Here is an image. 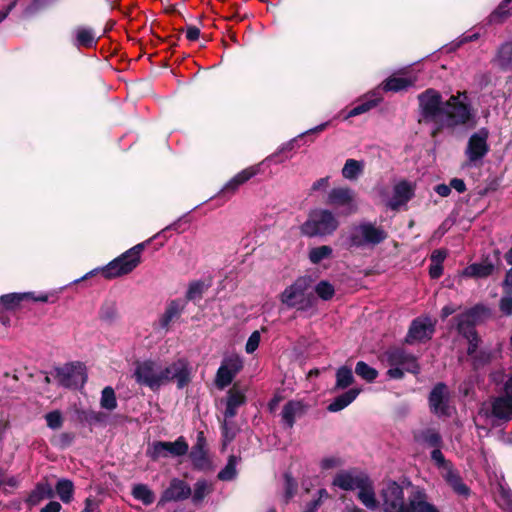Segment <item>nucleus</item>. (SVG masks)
Segmentation results:
<instances>
[{
	"label": "nucleus",
	"mask_w": 512,
	"mask_h": 512,
	"mask_svg": "<svg viewBox=\"0 0 512 512\" xmlns=\"http://www.w3.org/2000/svg\"><path fill=\"white\" fill-rule=\"evenodd\" d=\"M418 100L424 121L434 126L433 135L444 128L473 127L476 124V112L466 92H458L443 102L438 91L427 89L418 96Z\"/></svg>",
	"instance_id": "1"
},
{
	"label": "nucleus",
	"mask_w": 512,
	"mask_h": 512,
	"mask_svg": "<svg viewBox=\"0 0 512 512\" xmlns=\"http://www.w3.org/2000/svg\"><path fill=\"white\" fill-rule=\"evenodd\" d=\"M381 507L383 512H439L427 501V495L422 490H415L405 500L403 486L389 480L380 490Z\"/></svg>",
	"instance_id": "2"
},
{
	"label": "nucleus",
	"mask_w": 512,
	"mask_h": 512,
	"mask_svg": "<svg viewBox=\"0 0 512 512\" xmlns=\"http://www.w3.org/2000/svg\"><path fill=\"white\" fill-rule=\"evenodd\" d=\"M178 223L175 222L164 229H162L160 232L155 234L151 239L136 244L117 258L110 261L107 265H105L102 268L94 269L87 274H85L80 279H76L74 282L78 283L84 279H87L89 276L94 275L98 271H101L103 276L106 279H113L117 277H121L123 275H127L131 273L141 262V253L143 252L145 246L147 243H149L152 239L163 237L164 239L167 238L166 232L171 229H176Z\"/></svg>",
	"instance_id": "3"
},
{
	"label": "nucleus",
	"mask_w": 512,
	"mask_h": 512,
	"mask_svg": "<svg viewBox=\"0 0 512 512\" xmlns=\"http://www.w3.org/2000/svg\"><path fill=\"white\" fill-rule=\"evenodd\" d=\"M486 313L484 306L477 305L458 317L457 329L469 342L468 355L471 356L476 365H483L490 360V353L480 352L477 354L480 339L474 329V322Z\"/></svg>",
	"instance_id": "4"
},
{
	"label": "nucleus",
	"mask_w": 512,
	"mask_h": 512,
	"mask_svg": "<svg viewBox=\"0 0 512 512\" xmlns=\"http://www.w3.org/2000/svg\"><path fill=\"white\" fill-rule=\"evenodd\" d=\"M339 227L336 215L323 208L312 210L307 220L301 225L300 231L307 237H325L332 235Z\"/></svg>",
	"instance_id": "5"
},
{
	"label": "nucleus",
	"mask_w": 512,
	"mask_h": 512,
	"mask_svg": "<svg viewBox=\"0 0 512 512\" xmlns=\"http://www.w3.org/2000/svg\"><path fill=\"white\" fill-rule=\"evenodd\" d=\"M382 361L389 366L387 375L391 379H402L404 373L418 374L420 366L417 357L403 348H390L382 357Z\"/></svg>",
	"instance_id": "6"
},
{
	"label": "nucleus",
	"mask_w": 512,
	"mask_h": 512,
	"mask_svg": "<svg viewBox=\"0 0 512 512\" xmlns=\"http://www.w3.org/2000/svg\"><path fill=\"white\" fill-rule=\"evenodd\" d=\"M387 238V232L380 226L364 221L354 226L348 238L349 245L356 248L374 247Z\"/></svg>",
	"instance_id": "7"
},
{
	"label": "nucleus",
	"mask_w": 512,
	"mask_h": 512,
	"mask_svg": "<svg viewBox=\"0 0 512 512\" xmlns=\"http://www.w3.org/2000/svg\"><path fill=\"white\" fill-rule=\"evenodd\" d=\"M134 377L138 384L147 386L153 391L167 384L163 366L156 360H144L136 363Z\"/></svg>",
	"instance_id": "8"
},
{
	"label": "nucleus",
	"mask_w": 512,
	"mask_h": 512,
	"mask_svg": "<svg viewBox=\"0 0 512 512\" xmlns=\"http://www.w3.org/2000/svg\"><path fill=\"white\" fill-rule=\"evenodd\" d=\"M308 287L309 280L305 277H299L281 293L280 301L288 308L305 310L308 307L305 300Z\"/></svg>",
	"instance_id": "9"
},
{
	"label": "nucleus",
	"mask_w": 512,
	"mask_h": 512,
	"mask_svg": "<svg viewBox=\"0 0 512 512\" xmlns=\"http://www.w3.org/2000/svg\"><path fill=\"white\" fill-rule=\"evenodd\" d=\"M326 203L335 208H340L342 215H351L356 213L358 205L354 190L348 187H336L327 194Z\"/></svg>",
	"instance_id": "10"
},
{
	"label": "nucleus",
	"mask_w": 512,
	"mask_h": 512,
	"mask_svg": "<svg viewBox=\"0 0 512 512\" xmlns=\"http://www.w3.org/2000/svg\"><path fill=\"white\" fill-rule=\"evenodd\" d=\"M189 450L185 438L180 436L174 442L156 441L147 450V455L152 460L166 458L168 456L180 457L187 454Z\"/></svg>",
	"instance_id": "11"
},
{
	"label": "nucleus",
	"mask_w": 512,
	"mask_h": 512,
	"mask_svg": "<svg viewBox=\"0 0 512 512\" xmlns=\"http://www.w3.org/2000/svg\"><path fill=\"white\" fill-rule=\"evenodd\" d=\"M56 377L59 383L67 388H79L87 379L85 366L79 362L67 363L56 369Z\"/></svg>",
	"instance_id": "12"
},
{
	"label": "nucleus",
	"mask_w": 512,
	"mask_h": 512,
	"mask_svg": "<svg viewBox=\"0 0 512 512\" xmlns=\"http://www.w3.org/2000/svg\"><path fill=\"white\" fill-rule=\"evenodd\" d=\"M243 368V361L238 355H230L222 360L215 377V385L219 389L229 386L235 376Z\"/></svg>",
	"instance_id": "13"
},
{
	"label": "nucleus",
	"mask_w": 512,
	"mask_h": 512,
	"mask_svg": "<svg viewBox=\"0 0 512 512\" xmlns=\"http://www.w3.org/2000/svg\"><path fill=\"white\" fill-rule=\"evenodd\" d=\"M488 137L489 130L485 127L470 136L465 150L469 162H477L487 155L489 152Z\"/></svg>",
	"instance_id": "14"
},
{
	"label": "nucleus",
	"mask_w": 512,
	"mask_h": 512,
	"mask_svg": "<svg viewBox=\"0 0 512 512\" xmlns=\"http://www.w3.org/2000/svg\"><path fill=\"white\" fill-rule=\"evenodd\" d=\"M431 411L437 416H449L451 407L449 405V391L445 384L438 383L434 386L429 396Z\"/></svg>",
	"instance_id": "15"
},
{
	"label": "nucleus",
	"mask_w": 512,
	"mask_h": 512,
	"mask_svg": "<svg viewBox=\"0 0 512 512\" xmlns=\"http://www.w3.org/2000/svg\"><path fill=\"white\" fill-rule=\"evenodd\" d=\"M164 377L167 383L176 380L178 388H184L191 380L190 366L186 359L180 358L168 366H163Z\"/></svg>",
	"instance_id": "16"
},
{
	"label": "nucleus",
	"mask_w": 512,
	"mask_h": 512,
	"mask_svg": "<svg viewBox=\"0 0 512 512\" xmlns=\"http://www.w3.org/2000/svg\"><path fill=\"white\" fill-rule=\"evenodd\" d=\"M368 475L357 469L341 470L334 476L332 486L344 491H353L363 484Z\"/></svg>",
	"instance_id": "17"
},
{
	"label": "nucleus",
	"mask_w": 512,
	"mask_h": 512,
	"mask_svg": "<svg viewBox=\"0 0 512 512\" xmlns=\"http://www.w3.org/2000/svg\"><path fill=\"white\" fill-rule=\"evenodd\" d=\"M434 332V325L430 318H416L412 321L405 338L407 344L429 340Z\"/></svg>",
	"instance_id": "18"
},
{
	"label": "nucleus",
	"mask_w": 512,
	"mask_h": 512,
	"mask_svg": "<svg viewBox=\"0 0 512 512\" xmlns=\"http://www.w3.org/2000/svg\"><path fill=\"white\" fill-rule=\"evenodd\" d=\"M415 184L407 180H401L393 187V195L389 200V207L393 210L399 209L401 206L406 205L415 194Z\"/></svg>",
	"instance_id": "19"
},
{
	"label": "nucleus",
	"mask_w": 512,
	"mask_h": 512,
	"mask_svg": "<svg viewBox=\"0 0 512 512\" xmlns=\"http://www.w3.org/2000/svg\"><path fill=\"white\" fill-rule=\"evenodd\" d=\"M191 495L190 486L183 480L174 478L171 480L167 489L164 490L159 501V505H163L170 501H179L187 499Z\"/></svg>",
	"instance_id": "20"
},
{
	"label": "nucleus",
	"mask_w": 512,
	"mask_h": 512,
	"mask_svg": "<svg viewBox=\"0 0 512 512\" xmlns=\"http://www.w3.org/2000/svg\"><path fill=\"white\" fill-rule=\"evenodd\" d=\"M31 300L35 302H47L48 295L45 293H40L35 295L33 292H25V293H9L2 295L0 297V304L8 310L15 309L19 306L22 301Z\"/></svg>",
	"instance_id": "21"
},
{
	"label": "nucleus",
	"mask_w": 512,
	"mask_h": 512,
	"mask_svg": "<svg viewBox=\"0 0 512 512\" xmlns=\"http://www.w3.org/2000/svg\"><path fill=\"white\" fill-rule=\"evenodd\" d=\"M205 445L206 443L203 434L200 433L196 444L192 447L189 454L193 467L201 471L209 470L211 468V461L208 457Z\"/></svg>",
	"instance_id": "22"
},
{
	"label": "nucleus",
	"mask_w": 512,
	"mask_h": 512,
	"mask_svg": "<svg viewBox=\"0 0 512 512\" xmlns=\"http://www.w3.org/2000/svg\"><path fill=\"white\" fill-rule=\"evenodd\" d=\"M359 501L369 510L375 511L379 508L380 502L376 498L373 481L369 476L364 478L363 484L357 489Z\"/></svg>",
	"instance_id": "23"
},
{
	"label": "nucleus",
	"mask_w": 512,
	"mask_h": 512,
	"mask_svg": "<svg viewBox=\"0 0 512 512\" xmlns=\"http://www.w3.org/2000/svg\"><path fill=\"white\" fill-rule=\"evenodd\" d=\"M99 37L96 32L90 28L85 26H80L74 29L73 31V45L80 48H91L96 46Z\"/></svg>",
	"instance_id": "24"
},
{
	"label": "nucleus",
	"mask_w": 512,
	"mask_h": 512,
	"mask_svg": "<svg viewBox=\"0 0 512 512\" xmlns=\"http://www.w3.org/2000/svg\"><path fill=\"white\" fill-rule=\"evenodd\" d=\"M304 404L301 401H288L282 409V422L287 428H292L295 421L304 413Z\"/></svg>",
	"instance_id": "25"
},
{
	"label": "nucleus",
	"mask_w": 512,
	"mask_h": 512,
	"mask_svg": "<svg viewBox=\"0 0 512 512\" xmlns=\"http://www.w3.org/2000/svg\"><path fill=\"white\" fill-rule=\"evenodd\" d=\"M492 415L500 420L512 419V397L505 396L497 397L492 402Z\"/></svg>",
	"instance_id": "26"
},
{
	"label": "nucleus",
	"mask_w": 512,
	"mask_h": 512,
	"mask_svg": "<svg viewBox=\"0 0 512 512\" xmlns=\"http://www.w3.org/2000/svg\"><path fill=\"white\" fill-rule=\"evenodd\" d=\"M328 125H329V122H324V123H321V124L315 126L314 128H311V129L301 133L296 138L282 144L279 147L278 151L276 153H274L273 155H271L270 157H268L266 160L267 161H275L276 163H280V162L284 161V159H277V158L279 157L280 154H282L286 151L293 150L295 148V144H296L298 138H301L304 135L322 132L323 130H325L327 128Z\"/></svg>",
	"instance_id": "27"
},
{
	"label": "nucleus",
	"mask_w": 512,
	"mask_h": 512,
	"mask_svg": "<svg viewBox=\"0 0 512 512\" xmlns=\"http://www.w3.org/2000/svg\"><path fill=\"white\" fill-rule=\"evenodd\" d=\"M364 98L365 101L351 109L344 119H348L366 113L375 106H377L382 100V96L380 95L379 90H374L370 92L369 94L365 95Z\"/></svg>",
	"instance_id": "28"
},
{
	"label": "nucleus",
	"mask_w": 512,
	"mask_h": 512,
	"mask_svg": "<svg viewBox=\"0 0 512 512\" xmlns=\"http://www.w3.org/2000/svg\"><path fill=\"white\" fill-rule=\"evenodd\" d=\"M258 172L259 168L257 166H252L242 170L226 183L222 189V192L234 193L239 188V186L251 179Z\"/></svg>",
	"instance_id": "29"
},
{
	"label": "nucleus",
	"mask_w": 512,
	"mask_h": 512,
	"mask_svg": "<svg viewBox=\"0 0 512 512\" xmlns=\"http://www.w3.org/2000/svg\"><path fill=\"white\" fill-rule=\"evenodd\" d=\"M415 440L426 447H442L443 441L440 433L435 428H425L415 434Z\"/></svg>",
	"instance_id": "30"
},
{
	"label": "nucleus",
	"mask_w": 512,
	"mask_h": 512,
	"mask_svg": "<svg viewBox=\"0 0 512 512\" xmlns=\"http://www.w3.org/2000/svg\"><path fill=\"white\" fill-rule=\"evenodd\" d=\"M360 389L351 388L343 394L335 397L328 405L327 410L329 412H339L349 406L359 395Z\"/></svg>",
	"instance_id": "31"
},
{
	"label": "nucleus",
	"mask_w": 512,
	"mask_h": 512,
	"mask_svg": "<svg viewBox=\"0 0 512 512\" xmlns=\"http://www.w3.org/2000/svg\"><path fill=\"white\" fill-rule=\"evenodd\" d=\"M441 475L457 494L468 495L469 488L463 483L453 465L441 472Z\"/></svg>",
	"instance_id": "32"
},
{
	"label": "nucleus",
	"mask_w": 512,
	"mask_h": 512,
	"mask_svg": "<svg viewBox=\"0 0 512 512\" xmlns=\"http://www.w3.org/2000/svg\"><path fill=\"white\" fill-rule=\"evenodd\" d=\"M246 401L243 392L230 390L227 395L226 409L224 411L225 419H231L237 414V410Z\"/></svg>",
	"instance_id": "33"
},
{
	"label": "nucleus",
	"mask_w": 512,
	"mask_h": 512,
	"mask_svg": "<svg viewBox=\"0 0 512 512\" xmlns=\"http://www.w3.org/2000/svg\"><path fill=\"white\" fill-rule=\"evenodd\" d=\"M54 492L49 483H38L26 499L29 506H36L42 500L53 497Z\"/></svg>",
	"instance_id": "34"
},
{
	"label": "nucleus",
	"mask_w": 512,
	"mask_h": 512,
	"mask_svg": "<svg viewBox=\"0 0 512 512\" xmlns=\"http://www.w3.org/2000/svg\"><path fill=\"white\" fill-rule=\"evenodd\" d=\"M183 309L184 305L180 301H171L159 320L161 328L167 329L170 323L181 315Z\"/></svg>",
	"instance_id": "35"
},
{
	"label": "nucleus",
	"mask_w": 512,
	"mask_h": 512,
	"mask_svg": "<svg viewBox=\"0 0 512 512\" xmlns=\"http://www.w3.org/2000/svg\"><path fill=\"white\" fill-rule=\"evenodd\" d=\"M415 81V78L389 77L381 84V88L386 92H399L412 86Z\"/></svg>",
	"instance_id": "36"
},
{
	"label": "nucleus",
	"mask_w": 512,
	"mask_h": 512,
	"mask_svg": "<svg viewBox=\"0 0 512 512\" xmlns=\"http://www.w3.org/2000/svg\"><path fill=\"white\" fill-rule=\"evenodd\" d=\"M494 265L488 262L474 263L463 270L466 277L484 278L492 274Z\"/></svg>",
	"instance_id": "37"
},
{
	"label": "nucleus",
	"mask_w": 512,
	"mask_h": 512,
	"mask_svg": "<svg viewBox=\"0 0 512 512\" xmlns=\"http://www.w3.org/2000/svg\"><path fill=\"white\" fill-rule=\"evenodd\" d=\"M363 170V161L347 159L342 168V176L347 180L353 181L358 179V177L363 173Z\"/></svg>",
	"instance_id": "38"
},
{
	"label": "nucleus",
	"mask_w": 512,
	"mask_h": 512,
	"mask_svg": "<svg viewBox=\"0 0 512 512\" xmlns=\"http://www.w3.org/2000/svg\"><path fill=\"white\" fill-rule=\"evenodd\" d=\"M497 62L502 70L512 72V41L500 47L497 54Z\"/></svg>",
	"instance_id": "39"
},
{
	"label": "nucleus",
	"mask_w": 512,
	"mask_h": 512,
	"mask_svg": "<svg viewBox=\"0 0 512 512\" xmlns=\"http://www.w3.org/2000/svg\"><path fill=\"white\" fill-rule=\"evenodd\" d=\"M354 382L352 369L347 366H341L336 371V383L334 390H342L349 387Z\"/></svg>",
	"instance_id": "40"
},
{
	"label": "nucleus",
	"mask_w": 512,
	"mask_h": 512,
	"mask_svg": "<svg viewBox=\"0 0 512 512\" xmlns=\"http://www.w3.org/2000/svg\"><path fill=\"white\" fill-rule=\"evenodd\" d=\"M213 491L212 483L202 479L198 480L194 484L193 494H192V502L194 504L201 503L204 498L209 495Z\"/></svg>",
	"instance_id": "41"
},
{
	"label": "nucleus",
	"mask_w": 512,
	"mask_h": 512,
	"mask_svg": "<svg viewBox=\"0 0 512 512\" xmlns=\"http://www.w3.org/2000/svg\"><path fill=\"white\" fill-rule=\"evenodd\" d=\"M132 495L135 499L141 501L144 505L152 504L155 499L153 491L144 484L135 485L132 489Z\"/></svg>",
	"instance_id": "42"
},
{
	"label": "nucleus",
	"mask_w": 512,
	"mask_h": 512,
	"mask_svg": "<svg viewBox=\"0 0 512 512\" xmlns=\"http://www.w3.org/2000/svg\"><path fill=\"white\" fill-rule=\"evenodd\" d=\"M333 249L328 245H322L311 248L308 253V259L312 264H319L324 259L332 256Z\"/></svg>",
	"instance_id": "43"
},
{
	"label": "nucleus",
	"mask_w": 512,
	"mask_h": 512,
	"mask_svg": "<svg viewBox=\"0 0 512 512\" xmlns=\"http://www.w3.org/2000/svg\"><path fill=\"white\" fill-rule=\"evenodd\" d=\"M238 458L234 455L229 456L226 466L218 473V479L221 481H232L237 476Z\"/></svg>",
	"instance_id": "44"
},
{
	"label": "nucleus",
	"mask_w": 512,
	"mask_h": 512,
	"mask_svg": "<svg viewBox=\"0 0 512 512\" xmlns=\"http://www.w3.org/2000/svg\"><path fill=\"white\" fill-rule=\"evenodd\" d=\"M56 492L64 503H69L73 498L74 485L68 479H60L56 484Z\"/></svg>",
	"instance_id": "45"
},
{
	"label": "nucleus",
	"mask_w": 512,
	"mask_h": 512,
	"mask_svg": "<svg viewBox=\"0 0 512 512\" xmlns=\"http://www.w3.org/2000/svg\"><path fill=\"white\" fill-rule=\"evenodd\" d=\"M101 408L112 411L117 407V399L114 389L110 386L105 387L101 392L100 398Z\"/></svg>",
	"instance_id": "46"
},
{
	"label": "nucleus",
	"mask_w": 512,
	"mask_h": 512,
	"mask_svg": "<svg viewBox=\"0 0 512 512\" xmlns=\"http://www.w3.org/2000/svg\"><path fill=\"white\" fill-rule=\"evenodd\" d=\"M355 373L368 382L374 381L378 376L377 370L363 361L357 362Z\"/></svg>",
	"instance_id": "47"
},
{
	"label": "nucleus",
	"mask_w": 512,
	"mask_h": 512,
	"mask_svg": "<svg viewBox=\"0 0 512 512\" xmlns=\"http://www.w3.org/2000/svg\"><path fill=\"white\" fill-rule=\"evenodd\" d=\"M497 502L502 509L512 512V491L502 484L499 485Z\"/></svg>",
	"instance_id": "48"
},
{
	"label": "nucleus",
	"mask_w": 512,
	"mask_h": 512,
	"mask_svg": "<svg viewBox=\"0 0 512 512\" xmlns=\"http://www.w3.org/2000/svg\"><path fill=\"white\" fill-rule=\"evenodd\" d=\"M330 497L328 491L325 488H321L317 490L316 495L314 498L309 501L306 505L304 510L308 512H317V510L320 508V506Z\"/></svg>",
	"instance_id": "49"
},
{
	"label": "nucleus",
	"mask_w": 512,
	"mask_h": 512,
	"mask_svg": "<svg viewBox=\"0 0 512 512\" xmlns=\"http://www.w3.org/2000/svg\"><path fill=\"white\" fill-rule=\"evenodd\" d=\"M208 288L203 281L197 280L189 284L186 292V298L189 301H195L201 298L204 291Z\"/></svg>",
	"instance_id": "50"
},
{
	"label": "nucleus",
	"mask_w": 512,
	"mask_h": 512,
	"mask_svg": "<svg viewBox=\"0 0 512 512\" xmlns=\"http://www.w3.org/2000/svg\"><path fill=\"white\" fill-rule=\"evenodd\" d=\"M315 292L322 300L327 301L334 296L335 289L330 282L322 280L315 286Z\"/></svg>",
	"instance_id": "51"
},
{
	"label": "nucleus",
	"mask_w": 512,
	"mask_h": 512,
	"mask_svg": "<svg viewBox=\"0 0 512 512\" xmlns=\"http://www.w3.org/2000/svg\"><path fill=\"white\" fill-rule=\"evenodd\" d=\"M431 459L436 465V467L440 470V472H443L450 466H452V463L450 461H447L441 452V447H436L431 452Z\"/></svg>",
	"instance_id": "52"
},
{
	"label": "nucleus",
	"mask_w": 512,
	"mask_h": 512,
	"mask_svg": "<svg viewBox=\"0 0 512 512\" xmlns=\"http://www.w3.org/2000/svg\"><path fill=\"white\" fill-rule=\"evenodd\" d=\"M47 426L53 430L61 428L63 424V418L58 410L51 411L45 415Z\"/></svg>",
	"instance_id": "53"
},
{
	"label": "nucleus",
	"mask_w": 512,
	"mask_h": 512,
	"mask_svg": "<svg viewBox=\"0 0 512 512\" xmlns=\"http://www.w3.org/2000/svg\"><path fill=\"white\" fill-rule=\"evenodd\" d=\"M344 464L343 460L338 456H327L321 459L319 465L322 470H331L339 468Z\"/></svg>",
	"instance_id": "54"
},
{
	"label": "nucleus",
	"mask_w": 512,
	"mask_h": 512,
	"mask_svg": "<svg viewBox=\"0 0 512 512\" xmlns=\"http://www.w3.org/2000/svg\"><path fill=\"white\" fill-rule=\"evenodd\" d=\"M260 333L259 331H254L248 338L245 346V350L247 353H253L259 346L260 343Z\"/></svg>",
	"instance_id": "55"
},
{
	"label": "nucleus",
	"mask_w": 512,
	"mask_h": 512,
	"mask_svg": "<svg viewBox=\"0 0 512 512\" xmlns=\"http://www.w3.org/2000/svg\"><path fill=\"white\" fill-rule=\"evenodd\" d=\"M297 491V483L295 480L290 477H285V501L288 502L296 493Z\"/></svg>",
	"instance_id": "56"
},
{
	"label": "nucleus",
	"mask_w": 512,
	"mask_h": 512,
	"mask_svg": "<svg viewBox=\"0 0 512 512\" xmlns=\"http://www.w3.org/2000/svg\"><path fill=\"white\" fill-rule=\"evenodd\" d=\"M500 311L506 315L510 316L512 315V296L511 295H505L500 299L499 303Z\"/></svg>",
	"instance_id": "57"
},
{
	"label": "nucleus",
	"mask_w": 512,
	"mask_h": 512,
	"mask_svg": "<svg viewBox=\"0 0 512 512\" xmlns=\"http://www.w3.org/2000/svg\"><path fill=\"white\" fill-rule=\"evenodd\" d=\"M511 1L512 0H503L499 7L492 14V19L496 20L498 18L499 20H503L506 18L509 14V12L506 10V7Z\"/></svg>",
	"instance_id": "58"
},
{
	"label": "nucleus",
	"mask_w": 512,
	"mask_h": 512,
	"mask_svg": "<svg viewBox=\"0 0 512 512\" xmlns=\"http://www.w3.org/2000/svg\"><path fill=\"white\" fill-rule=\"evenodd\" d=\"M222 435H223L224 445H227L228 443H230L235 437L234 431L229 427L226 420L222 424Z\"/></svg>",
	"instance_id": "59"
},
{
	"label": "nucleus",
	"mask_w": 512,
	"mask_h": 512,
	"mask_svg": "<svg viewBox=\"0 0 512 512\" xmlns=\"http://www.w3.org/2000/svg\"><path fill=\"white\" fill-rule=\"evenodd\" d=\"M442 273H443L442 264L431 263L430 268H429V274H430L431 278L437 279L442 275Z\"/></svg>",
	"instance_id": "60"
},
{
	"label": "nucleus",
	"mask_w": 512,
	"mask_h": 512,
	"mask_svg": "<svg viewBox=\"0 0 512 512\" xmlns=\"http://www.w3.org/2000/svg\"><path fill=\"white\" fill-rule=\"evenodd\" d=\"M83 512H99L98 502L95 499L87 498Z\"/></svg>",
	"instance_id": "61"
},
{
	"label": "nucleus",
	"mask_w": 512,
	"mask_h": 512,
	"mask_svg": "<svg viewBox=\"0 0 512 512\" xmlns=\"http://www.w3.org/2000/svg\"><path fill=\"white\" fill-rule=\"evenodd\" d=\"M450 188L455 189L458 193H463L466 190V185L462 179L453 178L450 181Z\"/></svg>",
	"instance_id": "62"
},
{
	"label": "nucleus",
	"mask_w": 512,
	"mask_h": 512,
	"mask_svg": "<svg viewBox=\"0 0 512 512\" xmlns=\"http://www.w3.org/2000/svg\"><path fill=\"white\" fill-rule=\"evenodd\" d=\"M446 255H447L446 251H444V250H435V251H433V253L431 255V263L442 264V262L446 258Z\"/></svg>",
	"instance_id": "63"
},
{
	"label": "nucleus",
	"mask_w": 512,
	"mask_h": 512,
	"mask_svg": "<svg viewBox=\"0 0 512 512\" xmlns=\"http://www.w3.org/2000/svg\"><path fill=\"white\" fill-rule=\"evenodd\" d=\"M61 505L59 502L51 501L40 512H60Z\"/></svg>",
	"instance_id": "64"
}]
</instances>
